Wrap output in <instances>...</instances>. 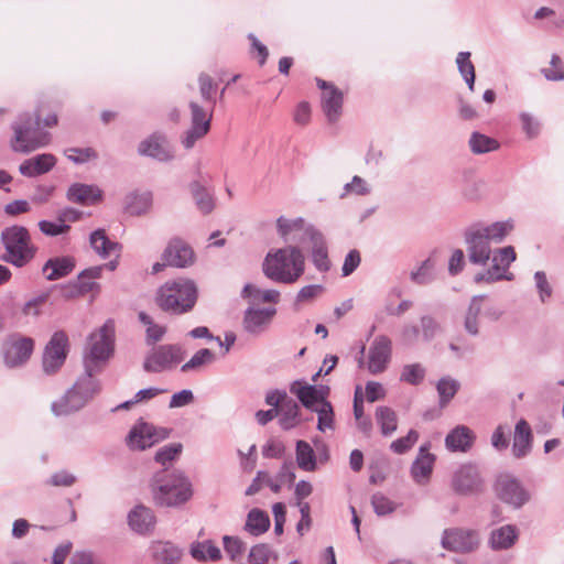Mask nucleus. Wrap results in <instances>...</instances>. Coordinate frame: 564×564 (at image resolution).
I'll use <instances>...</instances> for the list:
<instances>
[{
  "label": "nucleus",
  "instance_id": "f257e3e1",
  "mask_svg": "<svg viewBox=\"0 0 564 564\" xmlns=\"http://www.w3.org/2000/svg\"><path fill=\"white\" fill-rule=\"evenodd\" d=\"M276 230L285 242L301 245L307 239L311 242V258L316 270L327 272L330 269L325 237L313 225L306 224L301 217L288 219L280 216L276 219Z\"/></svg>",
  "mask_w": 564,
  "mask_h": 564
},
{
  "label": "nucleus",
  "instance_id": "f03ea898",
  "mask_svg": "<svg viewBox=\"0 0 564 564\" xmlns=\"http://www.w3.org/2000/svg\"><path fill=\"white\" fill-rule=\"evenodd\" d=\"M149 488L155 506L177 508L193 496L192 482L180 470L161 469L153 474Z\"/></svg>",
  "mask_w": 564,
  "mask_h": 564
},
{
  "label": "nucleus",
  "instance_id": "7ed1b4c3",
  "mask_svg": "<svg viewBox=\"0 0 564 564\" xmlns=\"http://www.w3.org/2000/svg\"><path fill=\"white\" fill-rule=\"evenodd\" d=\"M262 270L270 280L292 284L305 271V256L297 243L291 242L284 248L270 251L263 261Z\"/></svg>",
  "mask_w": 564,
  "mask_h": 564
},
{
  "label": "nucleus",
  "instance_id": "20e7f679",
  "mask_svg": "<svg viewBox=\"0 0 564 564\" xmlns=\"http://www.w3.org/2000/svg\"><path fill=\"white\" fill-rule=\"evenodd\" d=\"M197 286L193 280L175 279L166 281L156 294V303L164 312L182 315L191 312L197 301Z\"/></svg>",
  "mask_w": 564,
  "mask_h": 564
},
{
  "label": "nucleus",
  "instance_id": "39448f33",
  "mask_svg": "<svg viewBox=\"0 0 564 564\" xmlns=\"http://www.w3.org/2000/svg\"><path fill=\"white\" fill-rule=\"evenodd\" d=\"M6 249L2 260L18 268L26 265L35 256L36 247L31 242V236L23 226L6 228L1 234Z\"/></svg>",
  "mask_w": 564,
  "mask_h": 564
},
{
  "label": "nucleus",
  "instance_id": "423d86ee",
  "mask_svg": "<svg viewBox=\"0 0 564 564\" xmlns=\"http://www.w3.org/2000/svg\"><path fill=\"white\" fill-rule=\"evenodd\" d=\"M14 131L11 140V148L15 152L29 153L46 145L50 141L47 132L40 130V115L35 118L30 115H22L12 124Z\"/></svg>",
  "mask_w": 564,
  "mask_h": 564
},
{
  "label": "nucleus",
  "instance_id": "0eeeda50",
  "mask_svg": "<svg viewBox=\"0 0 564 564\" xmlns=\"http://www.w3.org/2000/svg\"><path fill=\"white\" fill-rule=\"evenodd\" d=\"M185 351L180 345H160L147 355L143 369L152 373L171 370L183 361Z\"/></svg>",
  "mask_w": 564,
  "mask_h": 564
},
{
  "label": "nucleus",
  "instance_id": "6e6552de",
  "mask_svg": "<svg viewBox=\"0 0 564 564\" xmlns=\"http://www.w3.org/2000/svg\"><path fill=\"white\" fill-rule=\"evenodd\" d=\"M113 351V327L106 323L98 332L89 336V344L85 355V364H91L98 369L99 362L109 359Z\"/></svg>",
  "mask_w": 564,
  "mask_h": 564
},
{
  "label": "nucleus",
  "instance_id": "1a4fd4ad",
  "mask_svg": "<svg viewBox=\"0 0 564 564\" xmlns=\"http://www.w3.org/2000/svg\"><path fill=\"white\" fill-rule=\"evenodd\" d=\"M171 430L139 421L127 436V445L133 451H144L170 436Z\"/></svg>",
  "mask_w": 564,
  "mask_h": 564
},
{
  "label": "nucleus",
  "instance_id": "9d476101",
  "mask_svg": "<svg viewBox=\"0 0 564 564\" xmlns=\"http://www.w3.org/2000/svg\"><path fill=\"white\" fill-rule=\"evenodd\" d=\"M464 241L469 262L476 265H486L491 258L492 250L490 240L480 230V224H475L465 230Z\"/></svg>",
  "mask_w": 564,
  "mask_h": 564
},
{
  "label": "nucleus",
  "instance_id": "9b49d317",
  "mask_svg": "<svg viewBox=\"0 0 564 564\" xmlns=\"http://www.w3.org/2000/svg\"><path fill=\"white\" fill-rule=\"evenodd\" d=\"M34 349V340L20 334L11 335L2 345L3 362L8 368H19L28 362Z\"/></svg>",
  "mask_w": 564,
  "mask_h": 564
},
{
  "label": "nucleus",
  "instance_id": "f8f14e48",
  "mask_svg": "<svg viewBox=\"0 0 564 564\" xmlns=\"http://www.w3.org/2000/svg\"><path fill=\"white\" fill-rule=\"evenodd\" d=\"M68 337L59 330L55 332L46 344L42 366L47 375L55 373L65 362L67 356Z\"/></svg>",
  "mask_w": 564,
  "mask_h": 564
},
{
  "label": "nucleus",
  "instance_id": "ddd939ff",
  "mask_svg": "<svg viewBox=\"0 0 564 564\" xmlns=\"http://www.w3.org/2000/svg\"><path fill=\"white\" fill-rule=\"evenodd\" d=\"M495 489L500 500L516 509L521 508L530 499V494L521 482L510 475L499 476Z\"/></svg>",
  "mask_w": 564,
  "mask_h": 564
},
{
  "label": "nucleus",
  "instance_id": "4468645a",
  "mask_svg": "<svg viewBox=\"0 0 564 564\" xmlns=\"http://www.w3.org/2000/svg\"><path fill=\"white\" fill-rule=\"evenodd\" d=\"M275 314L274 307L250 305L243 312L242 328L247 334L258 337L269 329Z\"/></svg>",
  "mask_w": 564,
  "mask_h": 564
},
{
  "label": "nucleus",
  "instance_id": "2eb2a0df",
  "mask_svg": "<svg viewBox=\"0 0 564 564\" xmlns=\"http://www.w3.org/2000/svg\"><path fill=\"white\" fill-rule=\"evenodd\" d=\"M482 478L476 465H462L453 475L452 487L458 495H473L481 491Z\"/></svg>",
  "mask_w": 564,
  "mask_h": 564
},
{
  "label": "nucleus",
  "instance_id": "dca6fc26",
  "mask_svg": "<svg viewBox=\"0 0 564 564\" xmlns=\"http://www.w3.org/2000/svg\"><path fill=\"white\" fill-rule=\"evenodd\" d=\"M191 128L186 131L182 140L185 149H192L196 141L202 139L210 129L212 113L208 115L197 102H189Z\"/></svg>",
  "mask_w": 564,
  "mask_h": 564
},
{
  "label": "nucleus",
  "instance_id": "f3484780",
  "mask_svg": "<svg viewBox=\"0 0 564 564\" xmlns=\"http://www.w3.org/2000/svg\"><path fill=\"white\" fill-rule=\"evenodd\" d=\"M478 544L479 539L475 531L448 529L442 536V546L453 552L468 553L474 551Z\"/></svg>",
  "mask_w": 564,
  "mask_h": 564
},
{
  "label": "nucleus",
  "instance_id": "a211bd4d",
  "mask_svg": "<svg viewBox=\"0 0 564 564\" xmlns=\"http://www.w3.org/2000/svg\"><path fill=\"white\" fill-rule=\"evenodd\" d=\"M392 352V341L386 335L377 336L369 347L368 370L372 375H378L386 370Z\"/></svg>",
  "mask_w": 564,
  "mask_h": 564
},
{
  "label": "nucleus",
  "instance_id": "6ab92c4d",
  "mask_svg": "<svg viewBox=\"0 0 564 564\" xmlns=\"http://www.w3.org/2000/svg\"><path fill=\"white\" fill-rule=\"evenodd\" d=\"M162 260L170 267L187 268L194 263L195 253L186 241L181 238H173L165 247Z\"/></svg>",
  "mask_w": 564,
  "mask_h": 564
},
{
  "label": "nucleus",
  "instance_id": "aec40b11",
  "mask_svg": "<svg viewBox=\"0 0 564 564\" xmlns=\"http://www.w3.org/2000/svg\"><path fill=\"white\" fill-rule=\"evenodd\" d=\"M138 152L140 155L150 156L160 162H167L174 158L173 150L166 141V138L158 133L141 141L138 147Z\"/></svg>",
  "mask_w": 564,
  "mask_h": 564
},
{
  "label": "nucleus",
  "instance_id": "412c9836",
  "mask_svg": "<svg viewBox=\"0 0 564 564\" xmlns=\"http://www.w3.org/2000/svg\"><path fill=\"white\" fill-rule=\"evenodd\" d=\"M128 524L135 533L145 535L153 532L156 518L151 508L138 505L128 513Z\"/></svg>",
  "mask_w": 564,
  "mask_h": 564
},
{
  "label": "nucleus",
  "instance_id": "4be33fe9",
  "mask_svg": "<svg viewBox=\"0 0 564 564\" xmlns=\"http://www.w3.org/2000/svg\"><path fill=\"white\" fill-rule=\"evenodd\" d=\"M435 456L429 452V445H422L411 466V476L419 485H425L432 475Z\"/></svg>",
  "mask_w": 564,
  "mask_h": 564
},
{
  "label": "nucleus",
  "instance_id": "5701e85b",
  "mask_svg": "<svg viewBox=\"0 0 564 564\" xmlns=\"http://www.w3.org/2000/svg\"><path fill=\"white\" fill-rule=\"evenodd\" d=\"M87 402L82 391L73 386L58 401L53 402L52 411L57 416L68 415L83 409Z\"/></svg>",
  "mask_w": 564,
  "mask_h": 564
},
{
  "label": "nucleus",
  "instance_id": "b1692460",
  "mask_svg": "<svg viewBox=\"0 0 564 564\" xmlns=\"http://www.w3.org/2000/svg\"><path fill=\"white\" fill-rule=\"evenodd\" d=\"M75 267L76 262L73 257H55L44 263L42 272L46 280L56 281L70 274Z\"/></svg>",
  "mask_w": 564,
  "mask_h": 564
},
{
  "label": "nucleus",
  "instance_id": "393cba45",
  "mask_svg": "<svg viewBox=\"0 0 564 564\" xmlns=\"http://www.w3.org/2000/svg\"><path fill=\"white\" fill-rule=\"evenodd\" d=\"M67 199L80 205H94L102 197V192L97 185L74 183L67 191Z\"/></svg>",
  "mask_w": 564,
  "mask_h": 564
},
{
  "label": "nucleus",
  "instance_id": "a878e982",
  "mask_svg": "<svg viewBox=\"0 0 564 564\" xmlns=\"http://www.w3.org/2000/svg\"><path fill=\"white\" fill-rule=\"evenodd\" d=\"M55 164L56 159L53 154L43 153L22 162L19 171L24 176L34 177L47 173Z\"/></svg>",
  "mask_w": 564,
  "mask_h": 564
},
{
  "label": "nucleus",
  "instance_id": "bb28decb",
  "mask_svg": "<svg viewBox=\"0 0 564 564\" xmlns=\"http://www.w3.org/2000/svg\"><path fill=\"white\" fill-rule=\"evenodd\" d=\"M150 552L156 564H176L182 556V550L170 541H153Z\"/></svg>",
  "mask_w": 564,
  "mask_h": 564
},
{
  "label": "nucleus",
  "instance_id": "cd10ccee",
  "mask_svg": "<svg viewBox=\"0 0 564 564\" xmlns=\"http://www.w3.org/2000/svg\"><path fill=\"white\" fill-rule=\"evenodd\" d=\"M532 431L529 423L521 419L514 427L512 453L517 458L527 456L531 452Z\"/></svg>",
  "mask_w": 564,
  "mask_h": 564
},
{
  "label": "nucleus",
  "instance_id": "c85d7f7f",
  "mask_svg": "<svg viewBox=\"0 0 564 564\" xmlns=\"http://www.w3.org/2000/svg\"><path fill=\"white\" fill-rule=\"evenodd\" d=\"M475 440L473 431L465 426L458 425L453 429L445 438V445L453 452H467Z\"/></svg>",
  "mask_w": 564,
  "mask_h": 564
},
{
  "label": "nucleus",
  "instance_id": "c756f323",
  "mask_svg": "<svg viewBox=\"0 0 564 564\" xmlns=\"http://www.w3.org/2000/svg\"><path fill=\"white\" fill-rule=\"evenodd\" d=\"M89 242L93 250L104 259L110 257L113 253L116 254V258H119L122 249L120 243L111 241L108 238L104 229H97L93 231L90 234Z\"/></svg>",
  "mask_w": 564,
  "mask_h": 564
},
{
  "label": "nucleus",
  "instance_id": "7c9ffc66",
  "mask_svg": "<svg viewBox=\"0 0 564 564\" xmlns=\"http://www.w3.org/2000/svg\"><path fill=\"white\" fill-rule=\"evenodd\" d=\"M343 93L337 87L322 93V108L329 122H336L341 115Z\"/></svg>",
  "mask_w": 564,
  "mask_h": 564
},
{
  "label": "nucleus",
  "instance_id": "2f4dec72",
  "mask_svg": "<svg viewBox=\"0 0 564 564\" xmlns=\"http://www.w3.org/2000/svg\"><path fill=\"white\" fill-rule=\"evenodd\" d=\"M290 392L299 399L304 408L311 411L319 405L316 384H308L304 380H295L290 384Z\"/></svg>",
  "mask_w": 564,
  "mask_h": 564
},
{
  "label": "nucleus",
  "instance_id": "473e14b6",
  "mask_svg": "<svg viewBox=\"0 0 564 564\" xmlns=\"http://www.w3.org/2000/svg\"><path fill=\"white\" fill-rule=\"evenodd\" d=\"M191 556L197 562H217L223 557L220 549L212 541H195L189 546Z\"/></svg>",
  "mask_w": 564,
  "mask_h": 564
},
{
  "label": "nucleus",
  "instance_id": "72a5a7b5",
  "mask_svg": "<svg viewBox=\"0 0 564 564\" xmlns=\"http://www.w3.org/2000/svg\"><path fill=\"white\" fill-rule=\"evenodd\" d=\"M270 528V518L267 512L261 509H251L246 519L243 530L252 536H260Z\"/></svg>",
  "mask_w": 564,
  "mask_h": 564
},
{
  "label": "nucleus",
  "instance_id": "f704fd0d",
  "mask_svg": "<svg viewBox=\"0 0 564 564\" xmlns=\"http://www.w3.org/2000/svg\"><path fill=\"white\" fill-rule=\"evenodd\" d=\"M97 371L98 369H95L91 364L86 362L85 373L74 383L76 389L82 391L87 401L91 400L94 395L100 391L99 381L94 378V373Z\"/></svg>",
  "mask_w": 564,
  "mask_h": 564
},
{
  "label": "nucleus",
  "instance_id": "c9c22d12",
  "mask_svg": "<svg viewBox=\"0 0 564 564\" xmlns=\"http://www.w3.org/2000/svg\"><path fill=\"white\" fill-rule=\"evenodd\" d=\"M279 410V424L283 430H291L300 424V406L293 399L285 400Z\"/></svg>",
  "mask_w": 564,
  "mask_h": 564
},
{
  "label": "nucleus",
  "instance_id": "e433bc0d",
  "mask_svg": "<svg viewBox=\"0 0 564 564\" xmlns=\"http://www.w3.org/2000/svg\"><path fill=\"white\" fill-rule=\"evenodd\" d=\"M518 538L514 525H502L491 532L490 545L494 550H507L511 547Z\"/></svg>",
  "mask_w": 564,
  "mask_h": 564
},
{
  "label": "nucleus",
  "instance_id": "4c0bfd02",
  "mask_svg": "<svg viewBox=\"0 0 564 564\" xmlns=\"http://www.w3.org/2000/svg\"><path fill=\"white\" fill-rule=\"evenodd\" d=\"M296 464L305 471H314L317 467L316 455L313 447L305 441H297L295 447Z\"/></svg>",
  "mask_w": 564,
  "mask_h": 564
},
{
  "label": "nucleus",
  "instance_id": "58836bf2",
  "mask_svg": "<svg viewBox=\"0 0 564 564\" xmlns=\"http://www.w3.org/2000/svg\"><path fill=\"white\" fill-rule=\"evenodd\" d=\"M152 205L150 192L132 193L127 197L126 210L132 216H140L149 212Z\"/></svg>",
  "mask_w": 564,
  "mask_h": 564
},
{
  "label": "nucleus",
  "instance_id": "ea45409f",
  "mask_svg": "<svg viewBox=\"0 0 564 564\" xmlns=\"http://www.w3.org/2000/svg\"><path fill=\"white\" fill-rule=\"evenodd\" d=\"M513 221L508 219L503 221H496L491 225H481L480 230L486 234L487 238L492 243H500L513 230Z\"/></svg>",
  "mask_w": 564,
  "mask_h": 564
},
{
  "label": "nucleus",
  "instance_id": "a19ab883",
  "mask_svg": "<svg viewBox=\"0 0 564 564\" xmlns=\"http://www.w3.org/2000/svg\"><path fill=\"white\" fill-rule=\"evenodd\" d=\"M189 189L199 212L204 215L212 213L215 207V203L214 197L207 192V189L198 181H193L189 184Z\"/></svg>",
  "mask_w": 564,
  "mask_h": 564
},
{
  "label": "nucleus",
  "instance_id": "79ce46f5",
  "mask_svg": "<svg viewBox=\"0 0 564 564\" xmlns=\"http://www.w3.org/2000/svg\"><path fill=\"white\" fill-rule=\"evenodd\" d=\"M460 388V383L458 380L445 376L442 377L436 383V390L440 397V406L445 408L452 401V399L456 395Z\"/></svg>",
  "mask_w": 564,
  "mask_h": 564
},
{
  "label": "nucleus",
  "instance_id": "37998d69",
  "mask_svg": "<svg viewBox=\"0 0 564 564\" xmlns=\"http://www.w3.org/2000/svg\"><path fill=\"white\" fill-rule=\"evenodd\" d=\"M376 420L384 436L391 435L397 431L398 417L397 413L389 406H378L376 410Z\"/></svg>",
  "mask_w": 564,
  "mask_h": 564
},
{
  "label": "nucleus",
  "instance_id": "c03bdc74",
  "mask_svg": "<svg viewBox=\"0 0 564 564\" xmlns=\"http://www.w3.org/2000/svg\"><path fill=\"white\" fill-rule=\"evenodd\" d=\"M469 147L473 153L484 154L499 149V142L486 134L473 132L469 139Z\"/></svg>",
  "mask_w": 564,
  "mask_h": 564
},
{
  "label": "nucleus",
  "instance_id": "a18cd8bd",
  "mask_svg": "<svg viewBox=\"0 0 564 564\" xmlns=\"http://www.w3.org/2000/svg\"><path fill=\"white\" fill-rule=\"evenodd\" d=\"M215 360V354L208 348H202L181 367L182 372L198 371Z\"/></svg>",
  "mask_w": 564,
  "mask_h": 564
},
{
  "label": "nucleus",
  "instance_id": "49530a36",
  "mask_svg": "<svg viewBox=\"0 0 564 564\" xmlns=\"http://www.w3.org/2000/svg\"><path fill=\"white\" fill-rule=\"evenodd\" d=\"M502 280L511 281L513 274L503 271L496 262H492L489 269L480 271L474 276L475 283H495Z\"/></svg>",
  "mask_w": 564,
  "mask_h": 564
},
{
  "label": "nucleus",
  "instance_id": "de8ad7c7",
  "mask_svg": "<svg viewBox=\"0 0 564 564\" xmlns=\"http://www.w3.org/2000/svg\"><path fill=\"white\" fill-rule=\"evenodd\" d=\"M271 560L276 561L278 554L269 544L259 543L250 549L248 555L249 564H269Z\"/></svg>",
  "mask_w": 564,
  "mask_h": 564
},
{
  "label": "nucleus",
  "instance_id": "09e8293b",
  "mask_svg": "<svg viewBox=\"0 0 564 564\" xmlns=\"http://www.w3.org/2000/svg\"><path fill=\"white\" fill-rule=\"evenodd\" d=\"M421 337L430 343L443 332L441 323L432 315H423L420 318Z\"/></svg>",
  "mask_w": 564,
  "mask_h": 564
},
{
  "label": "nucleus",
  "instance_id": "8fccbe9b",
  "mask_svg": "<svg viewBox=\"0 0 564 564\" xmlns=\"http://www.w3.org/2000/svg\"><path fill=\"white\" fill-rule=\"evenodd\" d=\"M312 411L317 413V430L325 432L326 430H334V410L330 402H324L317 405Z\"/></svg>",
  "mask_w": 564,
  "mask_h": 564
},
{
  "label": "nucleus",
  "instance_id": "3c124183",
  "mask_svg": "<svg viewBox=\"0 0 564 564\" xmlns=\"http://www.w3.org/2000/svg\"><path fill=\"white\" fill-rule=\"evenodd\" d=\"M434 267L435 263L431 258L425 259L417 270L411 272V280L420 285L431 283L434 280Z\"/></svg>",
  "mask_w": 564,
  "mask_h": 564
},
{
  "label": "nucleus",
  "instance_id": "603ef678",
  "mask_svg": "<svg viewBox=\"0 0 564 564\" xmlns=\"http://www.w3.org/2000/svg\"><path fill=\"white\" fill-rule=\"evenodd\" d=\"M223 544L226 554L232 562L238 561L246 551V543L239 536L224 535Z\"/></svg>",
  "mask_w": 564,
  "mask_h": 564
},
{
  "label": "nucleus",
  "instance_id": "864d4df0",
  "mask_svg": "<svg viewBox=\"0 0 564 564\" xmlns=\"http://www.w3.org/2000/svg\"><path fill=\"white\" fill-rule=\"evenodd\" d=\"M425 377V369L421 364H410L402 368L400 380L412 386L420 384Z\"/></svg>",
  "mask_w": 564,
  "mask_h": 564
},
{
  "label": "nucleus",
  "instance_id": "5fc2aeb1",
  "mask_svg": "<svg viewBox=\"0 0 564 564\" xmlns=\"http://www.w3.org/2000/svg\"><path fill=\"white\" fill-rule=\"evenodd\" d=\"M72 291L69 292V296L84 295L89 292L98 293L100 291V284L95 282L94 280H88V278H79L77 275V280L70 285Z\"/></svg>",
  "mask_w": 564,
  "mask_h": 564
},
{
  "label": "nucleus",
  "instance_id": "6e6d98bb",
  "mask_svg": "<svg viewBox=\"0 0 564 564\" xmlns=\"http://www.w3.org/2000/svg\"><path fill=\"white\" fill-rule=\"evenodd\" d=\"M516 258L517 256L513 247L507 246L497 249L490 259L507 272L508 268L516 260Z\"/></svg>",
  "mask_w": 564,
  "mask_h": 564
},
{
  "label": "nucleus",
  "instance_id": "4d7b16f0",
  "mask_svg": "<svg viewBox=\"0 0 564 564\" xmlns=\"http://www.w3.org/2000/svg\"><path fill=\"white\" fill-rule=\"evenodd\" d=\"M371 505L376 514L378 516H387L392 513L397 508L393 501L380 492H377L372 496Z\"/></svg>",
  "mask_w": 564,
  "mask_h": 564
},
{
  "label": "nucleus",
  "instance_id": "13d9d810",
  "mask_svg": "<svg viewBox=\"0 0 564 564\" xmlns=\"http://www.w3.org/2000/svg\"><path fill=\"white\" fill-rule=\"evenodd\" d=\"M65 155L76 164L86 163L97 158L96 151L91 148H69L65 151Z\"/></svg>",
  "mask_w": 564,
  "mask_h": 564
},
{
  "label": "nucleus",
  "instance_id": "bf43d9fd",
  "mask_svg": "<svg viewBox=\"0 0 564 564\" xmlns=\"http://www.w3.org/2000/svg\"><path fill=\"white\" fill-rule=\"evenodd\" d=\"M182 452V444L172 443L163 446L155 453V462L165 465L175 459Z\"/></svg>",
  "mask_w": 564,
  "mask_h": 564
},
{
  "label": "nucleus",
  "instance_id": "052dcab7",
  "mask_svg": "<svg viewBox=\"0 0 564 564\" xmlns=\"http://www.w3.org/2000/svg\"><path fill=\"white\" fill-rule=\"evenodd\" d=\"M419 440V433L415 430H410L408 435L393 441L390 448L397 454L408 452Z\"/></svg>",
  "mask_w": 564,
  "mask_h": 564
},
{
  "label": "nucleus",
  "instance_id": "680f3d73",
  "mask_svg": "<svg viewBox=\"0 0 564 564\" xmlns=\"http://www.w3.org/2000/svg\"><path fill=\"white\" fill-rule=\"evenodd\" d=\"M369 193L370 187L368 183L360 176L355 175L351 182L344 186V193L340 195V197L343 198L348 194L367 195Z\"/></svg>",
  "mask_w": 564,
  "mask_h": 564
},
{
  "label": "nucleus",
  "instance_id": "e2e57ef3",
  "mask_svg": "<svg viewBox=\"0 0 564 564\" xmlns=\"http://www.w3.org/2000/svg\"><path fill=\"white\" fill-rule=\"evenodd\" d=\"M48 293H43L29 300L22 307L25 316L37 317L41 314L42 306L46 303Z\"/></svg>",
  "mask_w": 564,
  "mask_h": 564
},
{
  "label": "nucleus",
  "instance_id": "0e129e2a",
  "mask_svg": "<svg viewBox=\"0 0 564 564\" xmlns=\"http://www.w3.org/2000/svg\"><path fill=\"white\" fill-rule=\"evenodd\" d=\"M77 478L75 475L67 470H59L51 475L46 480V484L53 487H70L76 482Z\"/></svg>",
  "mask_w": 564,
  "mask_h": 564
},
{
  "label": "nucleus",
  "instance_id": "69168bd1",
  "mask_svg": "<svg viewBox=\"0 0 564 564\" xmlns=\"http://www.w3.org/2000/svg\"><path fill=\"white\" fill-rule=\"evenodd\" d=\"M39 228L42 234L50 237H55L68 232L70 227L67 224L53 223L48 220L39 221Z\"/></svg>",
  "mask_w": 564,
  "mask_h": 564
},
{
  "label": "nucleus",
  "instance_id": "338daca9",
  "mask_svg": "<svg viewBox=\"0 0 564 564\" xmlns=\"http://www.w3.org/2000/svg\"><path fill=\"white\" fill-rule=\"evenodd\" d=\"M421 336V327L415 324H405L400 333V339L403 345H414Z\"/></svg>",
  "mask_w": 564,
  "mask_h": 564
},
{
  "label": "nucleus",
  "instance_id": "774afa93",
  "mask_svg": "<svg viewBox=\"0 0 564 564\" xmlns=\"http://www.w3.org/2000/svg\"><path fill=\"white\" fill-rule=\"evenodd\" d=\"M534 281H535V286L539 292L540 300H541V302L544 303L546 301V299L551 297L552 292H553L549 281H547L545 272L536 271L534 273Z\"/></svg>",
  "mask_w": 564,
  "mask_h": 564
}]
</instances>
